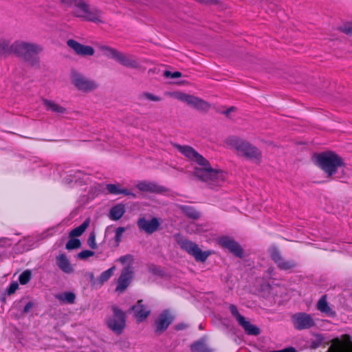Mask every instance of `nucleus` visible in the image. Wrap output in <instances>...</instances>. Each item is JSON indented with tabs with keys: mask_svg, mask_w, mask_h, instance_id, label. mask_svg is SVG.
<instances>
[{
	"mask_svg": "<svg viewBox=\"0 0 352 352\" xmlns=\"http://www.w3.org/2000/svg\"><path fill=\"white\" fill-rule=\"evenodd\" d=\"M42 47L35 43L16 41L10 45L9 40L0 39V55L14 54L23 58L26 61H30L32 57L41 52Z\"/></svg>",
	"mask_w": 352,
	"mask_h": 352,
	"instance_id": "nucleus-1",
	"label": "nucleus"
},
{
	"mask_svg": "<svg viewBox=\"0 0 352 352\" xmlns=\"http://www.w3.org/2000/svg\"><path fill=\"white\" fill-rule=\"evenodd\" d=\"M313 161L328 177L333 176L345 166L343 159L332 151L315 154L313 156Z\"/></svg>",
	"mask_w": 352,
	"mask_h": 352,
	"instance_id": "nucleus-2",
	"label": "nucleus"
},
{
	"mask_svg": "<svg viewBox=\"0 0 352 352\" xmlns=\"http://www.w3.org/2000/svg\"><path fill=\"white\" fill-rule=\"evenodd\" d=\"M61 4L76 17L94 23L102 21L100 12L97 10H91L83 0H62Z\"/></svg>",
	"mask_w": 352,
	"mask_h": 352,
	"instance_id": "nucleus-3",
	"label": "nucleus"
},
{
	"mask_svg": "<svg viewBox=\"0 0 352 352\" xmlns=\"http://www.w3.org/2000/svg\"><path fill=\"white\" fill-rule=\"evenodd\" d=\"M225 142L230 148L236 151L237 155L257 163L261 162L262 157L261 151L249 142L236 137H228Z\"/></svg>",
	"mask_w": 352,
	"mask_h": 352,
	"instance_id": "nucleus-4",
	"label": "nucleus"
},
{
	"mask_svg": "<svg viewBox=\"0 0 352 352\" xmlns=\"http://www.w3.org/2000/svg\"><path fill=\"white\" fill-rule=\"evenodd\" d=\"M194 174L211 188L221 185L226 179V173L221 170L212 168L208 160L206 165L195 167Z\"/></svg>",
	"mask_w": 352,
	"mask_h": 352,
	"instance_id": "nucleus-5",
	"label": "nucleus"
},
{
	"mask_svg": "<svg viewBox=\"0 0 352 352\" xmlns=\"http://www.w3.org/2000/svg\"><path fill=\"white\" fill-rule=\"evenodd\" d=\"M113 316L107 321L108 327L116 334H121L126 327V314L116 305L111 307Z\"/></svg>",
	"mask_w": 352,
	"mask_h": 352,
	"instance_id": "nucleus-6",
	"label": "nucleus"
},
{
	"mask_svg": "<svg viewBox=\"0 0 352 352\" xmlns=\"http://www.w3.org/2000/svg\"><path fill=\"white\" fill-rule=\"evenodd\" d=\"M172 96L175 98L186 102L188 105L199 111H206L210 108V104L208 102L192 95L182 92H175Z\"/></svg>",
	"mask_w": 352,
	"mask_h": 352,
	"instance_id": "nucleus-7",
	"label": "nucleus"
},
{
	"mask_svg": "<svg viewBox=\"0 0 352 352\" xmlns=\"http://www.w3.org/2000/svg\"><path fill=\"white\" fill-rule=\"evenodd\" d=\"M71 81L78 90L85 93L91 92L96 89L98 86L94 80L76 72L72 73Z\"/></svg>",
	"mask_w": 352,
	"mask_h": 352,
	"instance_id": "nucleus-8",
	"label": "nucleus"
},
{
	"mask_svg": "<svg viewBox=\"0 0 352 352\" xmlns=\"http://www.w3.org/2000/svg\"><path fill=\"white\" fill-rule=\"evenodd\" d=\"M175 147L189 160L196 163L195 167H200L201 165L206 164L207 160L205 159L198 152H197L192 147L186 145L182 146L179 144H175Z\"/></svg>",
	"mask_w": 352,
	"mask_h": 352,
	"instance_id": "nucleus-9",
	"label": "nucleus"
},
{
	"mask_svg": "<svg viewBox=\"0 0 352 352\" xmlns=\"http://www.w3.org/2000/svg\"><path fill=\"white\" fill-rule=\"evenodd\" d=\"M270 257L280 270L289 271L297 267V263L295 261L286 260L280 252L274 247L270 250Z\"/></svg>",
	"mask_w": 352,
	"mask_h": 352,
	"instance_id": "nucleus-10",
	"label": "nucleus"
},
{
	"mask_svg": "<svg viewBox=\"0 0 352 352\" xmlns=\"http://www.w3.org/2000/svg\"><path fill=\"white\" fill-rule=\"evenodd\" d=\"M174 320V316L168 309L164 310L154 322L155 333L160 335L164 332Z\"/></svg>",
	"mask_w": 352,
	"mask_h": 352,
	"instance_id": "nucleus-11",
	"label": "nucleus"
},
{
	"mask_svg": "<svg viewBox=\"0 0 352 352\" xmlns=\"http://www.w3.org/2000/svg\"><path fill=\"white\" fill-rule=\"evenodd\" d=\"M181 248L192 256L197 261L204 262L210 254L209 251H202L197 243H179Z\"/></svg>",
	"mask_w": 352,
	"mask_h": 352,
	"instance_id": "nucleus-12",
	"label": "nucleus"
},
{
	"mask_svg": "<svg viewBox=\"0 0 352 352\" xmlns=\"http://www.w3.org/2000/svg\"><path fill=\"white\" fill-rule=\"evenodd\" d=\"M292 320L294 327L298 330L309 329L315 326V322L311 315L306 313L296 314L293 316Z\"/></svg>",
	"mask_w": 352,
	"mask_h": 352,
	"instance_id": "nucleus-13",
	"label": "nucleus"
},
{
	"mask_svg": "<svg viewBox=\"0 0 352 352\" xmlns=\"http://www.w3.org/2000/svg\"><path fill=\"white\" fill-rule=\"evenodd\" d=\"M133 271L131 266L128 265L123 268L118 280L116 291L120 293L124 292L130 285L133 279Z\"/></svg>",
	"mask_w": 352,
	"mask_h": 352,
	"instance_id": "nucleus-14",
	"label": "nucleus"
},
{
	"mask_svg": "<svg viewBox=\"0 0 352 352\" xmlns=\"http://www.w3.org/2000/svg\"><path fill=\"white\" fill-rule=\"evenodd\" d=\"M160 224V219L155 217L150 220L140 218L138 221L139 228L148 234H152L155 232L159 228Z\"/></svg>",
	"mask_w": 352,
	"mask_h": 352,
	"instance_id": "nucleus-15",
	"label": "nucleus"
},
{
	"mask_svg": "<svg viewBox=\"0 0 352 352\" xmlns=\"http://www.w3.org/2000/svg\"><path fill=\"white\" fill-rule=\"evenodd\" d=\"M128 311L133 312L134 317L138 322L144 321L151 313L150 310L143 305L142 300H138L137 303L131 306Z\"/></svg>",
	"mask_w": 352,
	"mask_h": 352,
	"instance_id": "nucleus-16",
	"label": "nucleus"
},
{
	"mask_svg": "<svg viewBox=\"0 0 352 352\" xmlns=\"http://www.w3.org/2000/svg\"><path fill=\"white\" fill-rule=\"evenodd\" d=\"M67 45L72 48L78 55L86 56L94 54V49L89 45H84L73 39L67 41Z\"/></svg>",
	"mask_w": 352,
	"mask_h": 352,
	"instance_id": "nucleus-17",
	"label": "nucleus"
},
{
	"mask_svg": "<svg viewBox=\"0 0 352 352\" xmlns=\"http://www.w3.org/2000/svg\"><path fill=\"white\" fill-rule=\"evenodd\" d=\"M135 187L144 192L160 193L164 190V187L148 181H139L135 184Z\"/></svg>",
	"mask_w": 352,
	"mask_h": 352,
	"instance_id": "nucleus-18",
	"label": "nucleus"
},
{
	"mask_svg": "<svg viewBox=\"0 0 352 352\" xmlns=\"http://www.w3.org/2000/svg\"><path fill=\"white\" fill-rule=\"evenodd\" d=\"M56 263L58 268L65 274H71L74 272V267L65 254H60L56 256Z\"/></svg>",
	"mask_w": 352,
	"mask_h": 352,
	"instance_id": "nucleus-19",
	"label": "nucleus"
},
{
	"mask_svg": "<svg viewBox=\"0 0 352 352\" xmlns=\"http://www.w3.org/2000/svg\"><path fill=\"white\" fill-rule=\"evenodd\" d=\"M106 189L109 194L113 195H124L132 197L133 198L136 197L135 194L126 188H122L119 184H109L106 186Z\"/></svg>",
	"mask_w": 352,
	"mask_h": 352,
	"instance_id": "nucleus-20",
	"label": "nucleus"
},
{
	"mask_svg": "<svg viewBox=\"0 0 352 352\" xmlns=\"http://www.w3.org/2000/svg\"><path fill=\"white\" fill-rule=\"evenodd\" d=\"M116 60L122 65L129 68H136L139 65L138 62L135 58L124 54L120 52H119Z\"/></svg>",
	"mask_w": 352,
	"mask_h": 352,
	"instance_id": "nucleus-21",
	"label": "nucleus"
},
{
	"mask_svg": "<svg viewBox=\"0 0 352 352\" xmlns=\"http://www.w3.org/2000/svg\"><path fill=\"white\" fill-rule=\"evenodd\" d=\"M317 309L330 317H335L336 315V312L329 306L326 295L322 296L318 300Z\"/></svg>",
	"mask_w": 352,
	"mask_h": 352,
	"instance_id": "nucleus-22",
	"label": "nucleus"
},
{
	"mask_svg": "<svg viewBox=\"0 0 352 352\" xmlns=\"http://www.w3.org/2000/svg\"><path fill=\"white\" fill-rule=\"evenodd\" d=\"M224 250H228L235 256L242 258L245 256L244 250L239 243H219Z\"/></svg>",
	"mask_w": 352,
	"mask_h": 352,
	"instance_id": "nucleus-23",
	"label": "nucleus"
},
{
	"mask_svg": "<svg viewBox=\"0 0 352 352\" xmlns=\"http://www.w3.org/2000/svg\"><path fill=\"white\" fill-rule=\"evenodd\" d=\"M89 224V221H85L80 226L73 229L69 233V239L68 242H80L76 237L80 236L85 231Z\"/></svg>",
	"mask_w": 352,
	"mask_h": 352,
	"instance_id": "nucleus-24",
	"label": "nucleus"
},
{
	"mask_svg": "<svg viewBox=\"0 0 352 352\" xmlns=\"http://www.w3.org/2000/svg\"><path fill=\"white\" fill-rule=\"evenodd\" d=\"M43 104L45 109L57 114H63L66 112V109L56 102L47 99L43 100Z\"/></svg>",
	"mask_w": 352,
	"mask_h": 352,
	"instance_id": "nucleus-25",
	"label": "nucleus"
},
{
	"mask_svg": "<svg viewBox=\"0 0 352 352\" xmlns=\"http://www.w3.org/2000/svg\"><path fill=\"white\" fill-rule=\"evenodd\" d=\"M125 212V207L122 204H118L113 206L109 213V217L113 221L119 220Z\"/></svg>",
	"mask_w": 352,
	"mask_h": 352,
	"instance_id": "nucleus-26",
	"label": "nucleus"
},
{
	"mask_svg": "<svg viewBox=\"0 0 352 352\" xmlns=\"http://www.w3.org/2000/svg\"><path fill=\"white\" fill-rule=\"evenodd\" d=\"M239 324L243 327L245 332L249 336H258L261 333V329L246 320L245 318Z\"/></svg>",
	"mask_w": 352,
	"mask_h": 352,
	"instance_id": "nucleus-27",
	"label": "nucleus"
},
{
	"mask_svg": "<svg viewBox=\"0 0 352 352\" xmlns=\"http://www.w3.org/2000/svg\"><path fill=\"white\" fill-rule=\"evenodd\" d=\"M99 51L100 52L101 55L108 58H111L116 60L117 56L119 53V51L116 50L115 48L111 47L108 45H100L98 47Z\"/></svg>",
	"mask_w": 352,
	"mask_h": 352,
	"instance_id": "nucleus-28",
	"label": "nucleus"
},
{
	"mask_svg": "<svg viewBox=\"0 0 352 352\" xmlns=\"http://www.w3.org/2000/svg\"><path fill=\"white\" fill-rule=\"evenodd\" d=\"M190 348L191 352H212V350L206 346L204 338L194 342Z\"/></svg>",
	"mask_w": 352,
	"mask_h": 352,
	"instance_id": "nucleus-29",
	"label": "nucleus"
},
{
	"mask_svg": "<svg viewBox=\"0 0 352 352\" xmlns=\"http://www.w3.org/2000/svg\"><path fill=\"white\" fill-rule=\"evenodd\" d=\"M148 270L150 273L153 275L163 277L165 275L164 271L159 265H156L153 263L147 265Z\"/></svg>",
	"mask_w": 352,
	"mask_h": 352,
	"instance_id": "nucleus-30",
	"label": "nucleus"
},
{
	"mask_svg": "<svg viewBox=\"0 0 352 352\" xmlns=\"http://www.w3.org/2000/svg\"><path fill=\"white\" fill-rule=\"evenodd\" d=\"M182 210L187 217L191 219H197L200 217L199 213L192 207L182 206Z\"/></svg>",
	"mask_w": 352,
	"mask_h": 352,
	"instance_id": "nucleus-31",
	"label": "nucleus"
},
{
	"mask_svg": "<svg viewBox=\"0 0 352 352\" xmlns=\"http://www.w3.org/2000/svg\"><path fill=\"white\" fill-rule=\"evenodd\" d=\"M115 267H112L107 270L103 272L98 278V281L100 284L107 282L113 275Z\"/></svg>",
	"mask_w": 352,
	"mask_h": 352,
	"instance_id": "nucleus-32",
	"label": "nucleus"
},
{
	"mask_svg": "<svg viewBox=\"0 0 352 352\" xmlns=\"http://www.w3.org/2000/svg\"><path fill=\"white\" fill-rule=\"evenodd\" d=\"M58 298L69 304H73L76 299V295L73 292H65L60 295Z\"/></svg>",
	"mask_w": 352,
	"mask_h": 352,
	"instance_id": "nucleus-33",
	"label": "nucleus"
},
{
	"mask_svg": "<svg viewBox=\"0 0 352 352\" xmlns=\"http://www.w3.org/2000/svg\"><path fill=\"white\" fill-rule=\"evenodd\" d=\"M229 310L232 315L235 318V319L237 320L238 323L239 324L243 320H244L245 317L239 314L238 311L237 307L234 305H229Z\"/></svg>",
	"mask_w": 352,
	"mask_h": 352,
	"instance_id": "nucleus-34",
	"label": "nucleus"
},
{
	"mask_svg": "<svg viewBox=\"0 0 352 352\" xmlns=\"http://www.w3.org/2000/svg\"><path fill=\"white\" fill-rule=\"evenodd\" d=\"M324 341V338L321 334H316L315 339L311 342L310 348L311 349H316L322 345Z\"/></svg>",
	"mask_w": 352,
	"mask_h": 352,
	"instance_id": "nucleus-35",
	"label": "nucleus"
},
{
	"mask_svg": "<svg viewBox=\"0 0 352 352\" xmlns=\"http://www.w3.org/2000/svg\"><path fill=\"white\" fill-rule=\"evenodd\" d=\"M31 272L30 270H25L19 276V280L21 285L27 284L31 279Z\"/></svg>",
	"mask_w": 352,
	"mask_h": 352,
	"instance_id": "nucleus-36",
	"label": "nucleus"
},
{
	"mask_svg": "<svg viewBox=\"0 0 352 352\" xmlns=\"http://www.w3.org/2000/svg\"><path fill=\"white\" fill-rule=\"evenodd\" d=\"M202 227L201 226H199L193 222L189 223V225L187 227V232L190 233H196V232H200L202 231Z\"/></svg>",
	"mask_w": 352,
	"mask_h": 352,
	"instance_id": "nucleus-37",
	"label": "nucleus"
},
{
	"mask_svg": "<svg viewBox=\"0 0 352 352\" xmlns=\"http://www.w3.org/2000/svg\"><path fill=\"white\" fill-rule=\"evenodd\" d=\"M94 255V252L91 250H82L78 254V258L82 260L86 259L90 256H92Z\"/></svg>",
	"mask_w": 352,
	"mask_h": 352,
	"instance_id": "nucleus-38",
	"label": "nucleus"
},
{
	"mask_svg": "<svg viewBox=\"0 0 352 352\" xmlns=\"http://www.w3.org/2000/svg\"><path fill=\"white\" fill-rule=\"evenodd\" d=\"M125 228L124 227H119L116 230L115 233V241L116 242H120L122 239V236L125 232Z\"/></svg>",
	"mask_w": 352,
	"mask_h": 352,
	"instance_id": "nucleus-39",
	"label": "nucleus"
},
{
	"mask_svg": "<svg viewBox=\"0 0 352 352\" xmlns=\"http://www.w3.org/2000/svg\"><path fill=\"white\" fill-rule=\"evenodd\" d=\"M85 177L84 174L81 171H76L74 173L72 179H69L68 182H78Z\"/></svg>",
	"mask_w": 352,
	"mask_h": 352,
	"instance_id": "nucleus-40",
	"label": "nucleus"
},
{
	"mask_svg": "<svg viewBox=\"0 0 352 352\" xmlns=\"http://www.w3.org/2000/svg\"><path fill=\"white\" fill-rule=\"evenodd\" d=\"M18 287H19V285L17 283H16V282L12 283L7 289V292H8V295H11V294H14L15 292V291L18 289Z\"/></svg>",
	"mask_w": 352,
	"mask_h": 352,
	"instance_id": "nucleus-41",
	"label": "nucleus"
},
{
	"mask_svg": "<svg viewBox=\"0 0 352 352\" xmlns=\"http://www.w3.org/2000/svg\"><path fill=\"white\" fill-rule=\"evenodd\" d=\"M14 250L16 253L19 254L27 251L28 248H25L23 243H16L14 248Z\"/></svg>",
	"mask_w": 352,
	"mask_h": 352,
	"instance_id": "nucleus-42",
	"label": "nucleus"
},
{
	"mask_svg": "<svg viewBox=\"0 0 352 352\" xmlns=\"http://www.w3.org/2000/svg\"><path fill=\"white\" fill-rule=\"evenodd\" d=\"M144 98H146V99L149 100H151V101H160L161 100V98L155 95H153L152 94H150V93H145L144 94Z\"/></svg>",
	"mask_w": 352,
	"mask_h": 352,
	"instance_id": "nucleus-43",
	"label": "nucleus"
},
{
	"mask_svg": "<svg viewBox=\"0 0 352 352\" xmlns=\"http://www.w3.org/2000/svg\"><path fill=\"white\" fill-rule=\"evenodd\" d=\"M164 75L166 77H171L173 78H179L182 76V74L179 72H175L173 73H171L170 72L166 71L164 72Z\"/></svg>",
	"mask_w": 352,
	"mask_h": 352,
	"instance_id": "nucleus-44",
	"label": "nucleus"
},
{
	"mask_svg": "<svg viewBox=\"0 0 352 352\" xmlns=\"http://www.w3.org/2000/svg\"><path fill=\"white\" fill-rule=\"evenodd\" d=\"M133 260V258H132V256L130 255V254H127V255H125V256H121L120 258H119V261L122 263V264H124L126 263V262H130Z\"/></svg>",
	"mask_w": 352,
	"mask_h": 352,
	"instance_id": "nucleus-45",
	"label": "nucleus"
},
{
	"mask_svg": "<svg viewBox=\"0 0 352 352\" xmlns=\"http://www.w3.org/2000/svg\"><path fill=\"white\" fill-rule=\"evenodd\" d=\"M81 243H66V248L69 250L80 248Z\"/></svg>",
	"mask_w": 352,
	"mask_h": 352,
	"instance_id": "nucleus-46",
	"label": "nucleus"
},
{
	"mask_svg": "<svg viewBox=\"0 0 352 352\" xmlns=\"http://www.w3.org/2000/svg\"><path fill=\"white\" fill-rule=\"evenodd\" d=\"M34 307V303L32 302H28L23 308V312L24 314H28Z\"/></svg>",
	"mask_w": 352,
	"mask_h": 352,
	"instance_id": "nucleus-47",
	"label": "nucleus"
},
{
	"mask_svg": "<svg viewBox=\"0 0 352 352\" xmlns=\"http://www.w3.org/2000/svg\"><path fill=\"white\" fill-rule=\"evenodd\" d=\"M343 32L347 34H352V23L343 28Z\"/></svg>",
	"mask_w": 352,
	"mask_h": 352,
	"instance_id": "nucleus-48",
	"label": "nucleus"
},
{
	"mask_svg": "<svg viewBox=\"0 0 352 352\" xmlns=\"http://www.w3.org/2000/svg\"><path fill=\"white\" fill-rule=\"evenodd\" d=\"M270 352H296V350L295 348L290 346L280 351H272Z\"/></svg>",
	"mask_w": 352,
	"mask_h": 352,
	"instance_id": "nucleus-49",
	"label": "nucleus"
},
{
	"mask_svg": "<svg viewBox=\"0 0 352 352\" xmlns=\"http://www.w3.org/2000/svg\"><path fill=\"white\" fill-rule=\"evenodd\" d=\"M186 327V325L184 324H179L176 326L177 330H182Z\"/></svg>",
	"mask_w": 352,
	"mask_h": 352,
	"instance_id": "nucleus-50",
	"label": "nucleus"
},
{
	"mask_svg": "<svg viewBox=\"0 0 352 352\" xmlns=\"http://www.w3.org/2000/svg\"><path fill=\"white\" fill-rule=\"evenodd\" d=\"M234 110H235L234 107H230L227 111H224L223 113H225L226 115L228 116L230 112H232V111H233Z\"/></svg>",
	"mask_w": 352,
	"mask_h": 352,
	"instance_id": "nucleus-51",
	"label": "nucleus"
},
{
	"mask_svg": "<svg viewBox=\"0 0 352 352\" xmlns=\"http://www.w3.org/2000/svg\"><path fill=\"white\" fill-rule=\"evenodd\" d=\"M91 249H96L98 248L97 243H89Z\"/></svg>",
	"mask_w": 352,
	"mask_h": 352,
	"instance_id": "nucleus-52",
	"label": "nucleus"
},
{
	"mask_svg": "<svg viewBox=\"0 0 352 352\" xmlns=\"http://www.w3.org/2000/svg\"><path fill=\"white\" fill-rule=\"evenodd\" d=\"M95 241V236L94 235H91L89 236L88 242H94Z\"/></svg>",
	"mask_w": 352,
	"mask_h": 352,
	"instance_id": "nucleus-53",
	"label": "nucleus"
},
{
	"mask_svg": "<svg viewBox=\"0 0 352 352\" xmlns=\"http://www.w3.org/2000/svg\"><path fill=\"white\" fill-rule=\"evenodd\" d=\"M221 242L226 243V242H232V241L231 240H230L228 238L224 237V238H223V239Z\"/></svg>",
	"mask_w": 352,
	"mask_h": 352,
	"instance_id": "nucleus-54",
	"label": "nucleus"
}]
</instances>
